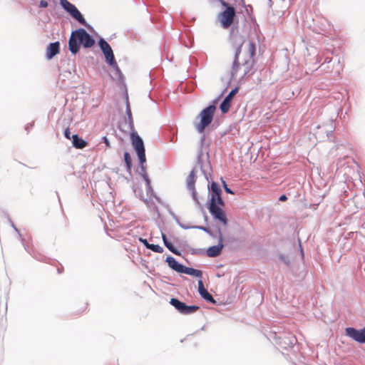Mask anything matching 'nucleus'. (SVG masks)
I'll return each instance as SVG.
<instances>
[{
    "instance_id": "nucleus-1",
    "label": "nucleus",
    "mask_w": 365,
    "mask_h": 365,
    "mask_svg": "<svg viewBox=\"0 0 365 365\" xmlns=\"http://www.w3.org/2000/svg\"><path fill=\"white\" fill-rule=\"evenodd\" d=\"M219 2L223 10L217 15L218 21L223 29H230V42L235 49L234 58L231 68V79L235 78L240 66L239 57L245 42L244 36L239 34V21L235 8L225 0H213L212 3Z\"/></svg>"
},
{
    "instance_id": "nucleus-2",
    "label": "nucleus",
    "mask_w": 365,
    "mask_h": 365,
    "mask_svg": "<svg viewBox=\"0 0 365 365\" xmlns=\"http://www.w3.org/2000/svg\"><path fill=\"white\" fill-rule=\"evenodd\" d=\"M234 78L231 79V76L228 81V83L227 86L224 88V90L221 92V93L213 99L206 107H205L198 114L197 117V120L199 119L198 121H195L194 125L195 128L200 134H202L200 142V148L203 147L205 140V128L212 123L215 111L216 110L217 106L220 101V99L227 91V88L230 86V82Z\"/></svg>"
},
{
    "instance_id": "nucleus-3",
    "label": "nucleus",
    "mask_w": 365,
    "mask_h": 365,
    "mask_svg": "<svg viewBox=\"0 0 365 365\" xmlns=\"http://www.w3.org/2000/svg\"><path fill=\"white\" fill-rule=\"evenodd\" d=\"M95 44L94 37L83 28L73 30L68 38V50L74 56L80 52L81 47L91 48Z\"/></svg>"
},
{
    "instance_id": "nucleus-4",
    "label": "nucleus",
    "mask_w": 365,
    "mask_h": 365,
    "mask_svg": "<svg viewBox=\"0 0 365 365\" xmlns=\"http://www.w3.org/2000/svg\"><path fill=\"white\" fill-rule=\"evenodd\" d=\"M203 155L202 148H200L197 155V164L200 167L202 173H203L205 179L207 180V200L205 205H213V204H225V200L221 196L222 190L220 184L214 180L210 182L208 180V176L205 170L202 168V156Z\"/></svg>"
},
{
    "instance_id": "nucleus-5",
    "label": "nucleus",
    "mask_w": 365,
    "mask_h": 365,
    "mask_svg": "<svg viewBox=\"0 0 365 365\" xmlns=\"http://www.w3.org/2000/svg\"><path fill=\"white\" fill-rule=\"evenodd\" d=\"M13 237L21 242L22 246L24 247V250L29 254H30L33 258H34L35 259H36L38 262L53 264H52L53 259H51V258H49L39 252H36L35 250H34L33 248L30 247L29 244V241L31 240V238L30 236H29L27 235H25L21 232V230H14Z\"/></svg>"
},
{
    "instance_id": "nucleus-6",
    "label": "nucleus",
    "mask_w": 365,
    "mask_h": 365,
    "mask_svg": "<svg viewBox=\"0 0 365 365\" xmlns=\"http://www.w3.org/2000/svg\"><path fill=\"white\" fill-rule=\"evenodd\" d=\"M225 204H213L206 205L210 214L211 215L213 220L217 222L223 226H227L228 224V219L227 213L225 210Z\"/></svg>"
},
{
    "instance_id": "nucleus-7",
    "label": "nucleus",
    "mask_w": 365,
    "mask_h": 365,
    "mask_svg": "<svg viewBox=\"0 0 365 365\" xmlns=\"http://www.w3.org/2000/svg\"><path fill=\"white\" fill-rule=\"evenodd\" d=\"M170 304L172 305L180 314L183 315H190L195 313L200 309L198 305L192 304L188 305L184 302L180 300L177 297H171L169 302Z\"/></svg>"
},
{
    "instance_id": "nucleus-8",
    "label": "nucleus",
    "mask_w": 365,
    "mask_h": 365,
    "mask_svg": "<svg viewBox=\"0 0 365 365\" xmlns=\"http://www.w3.org/2000/svg\"><path fill=\"white\" fill-rule=\"evenodd\" d=\"M274 341L279 349L288 351L294 347L297 342V339L290 333L282 334L279 335L275 334Z\"/></svg>"
},
{
    "instance_id": "nucleus-9",
    "label": "nucleus",
    "mask_w": 365,
    "mask_h": 365,
    "mask_svg": "<svg viewBox=\"0 0 365 365\" xmlns=\"http://www.w3.org/2000/svg\"><path fill=\"white\" fill-rule=\"evenodd\" d=\"M130 138L131 145L138 159L146 158L144 141L136 130L130 132Z\"/></svg>"
},
{
    "instance_id": "nucleus-10",
    "label": "nucleus",
    "mask_w": 365,
    "mask_h": 365,
    "mask_svg": "<svg viewBox=\"0 0 365 365\" xmlns=\"http://www.w3.org/2000/svg\"><path fill=\"white\" fill-rule=\"evenodd\" d=\"M345 335L359 344H365V327L360 329L348 327L345 329Z\"/></svg>"
},
{
    "instance_id": "nucleus-11",
    "label": "nucleus",
    "mask_w": 365,
    "mask_h": 365,
    "mask_svg": "<svg viewBox=\"0 0 365 365\" xmlns=\"http://www.w3.org/2000/svg\"><path fill=\"white\" fill-rule=\"evenodd\" d=\"M197 178V177L195 168H193L190 172L188 176L186 178V186L187 189L191 192V196L193 201H195L200 207H201V204L198 199L197 192L195 189Z\"/></svg>"
},
{
    "instance_id": "nucleus-12",
    "label": "nucleus",
    "mask_w": 365,
    "mask_h": 365,
    "mask_svg": "<svg viewBox=\"0 0 365 365\" xmlns=\"http://www.w3.org/2000/svg\"><path fill=\"white\" fill-rule=\"evenodd\" d=\"M59 4L61 8L70 15V16L76 21L81 20V17L83 16L75 4L71 3L68 0H59Z\"/></svg>"
},
{
    "instance_id": "nucleus-13",
    "label": "nucleus",
    "mask_w": 365,
    "mask_h": 365,
    "mask_svg": "<svg viewBox=\"0 0 365 365\" xmlns=\"http://www.w3.org/2000/svg\"><path fill=\"white\" fill-rule=\"evenodd\" d=\"M238 91V86L232 88L231 91L225 96L223 100L221 101L219 108L222 114H225L229 112L230 107L232 106L234 96L237 94Z\"/></svg>"
},
{
    "instance_id": "nucleus-14",
    "label": "nucleus",
    "mask_w": 365,
    "mask_h": 365,
    "mask_svg": "<svg viewBox=\"0 0 365 365\" xmlns=\"http://www.w3.org/2000/svg\"><path fill=\"white\" fill-rule=\"evenodd\" d=\"M244 240L245 237L243 236L227 233V231H225L223 235V244L225 245V247L227 245H234L235 247H238Z\"/></svg>"
},
{
    "instance_id": "nucleus-15",
    "label": "nucleus",
    "mask_w": 365,
    "mask_h": 365,
    "mask_svg": "<svg viewBox=\"0 0 365 365\" xmlns=\"http://www.w3.org/2000/svg\"><path fill=\"white\" fill-rule=\"evenodd\" d=\"M61 44L59 41L49 43L46 49V58L47 60L53 59L59 52Z\"/></svg>"
},
{
    "instance_id": "nucleus-16",
    "label": "nucleus",
    "mask_w": 365,
    "mask_h": 365,
    "mask_svg": "<svg viewBox=\"0 0 365 365\" xmlns=\"http://www.w3.org/2000/svg\"><path fill=\"white\" fill-rule=\"evenodd\" d=\"M138 166L135 168V172L138 173L143 179L144 182L150 180V178L147 173V160L146 158H139Z\"/></svg>"
},
{
    "instance_id": "nucleus-17",
    "label": "nucleus",
    "mask_w": 365,
    "mask_h": 365,
    "mask_svg": "<svg viewBox=\"0 0 365 365\" xmlns=\"http://www.w3.org/2000/svg\"><path fill=\"white\" fill-rule=\"evenodd\" d=\"M225 247V245L222 240H219L217 245L210 246L205 250L206 255L209 257H216L219 256Z\"/></svg>"
},
{
    "instance_id": "nucleus-18",
    "label": "nucleus",
    "mask_w": 365,
    "mask_h": 365,
    "mask_svg": "<svg viewBox=\"0 0 365 365\" xmlns=\"http://www.w3.org/2000/svg\"><path fill=\"white\" fill-rule=\"evenodd\" d=\"M168 267L176 272L177 273L181 274L184 264L179 262L174 257L168 255L165 260Z\"/></svg>"
},
{
    "instance_id": "nucleus-19",
    "label": "nucleus",
    "mask_w": 365,
    "mask_h": 365,
    "mask_svg": "<svg viewBox=\"0 0 365 365\" xmlns=\"http://www.w3.org/2000/svg\"><path fill=\"white\" fill-rule=\"evenodd\" d=\"M159 232L161 236H163V234L167 238H170V240H173L175 243L180 244L185 242L184 238L181 237L175 232V230H159Z\"/></svg>"
},
{
    "instance_id": "nucleus-20",
    "label": "nucleus",
    "mask_w": 365,
    "mask_h": 365,
    "mask_svg": "<svg viewBox=\"0 0 365 365\" xmlns=\"http://www.w3.org/2000/svg\"><path fill=\"white\" fill-rule=\"evenodd\" d=\"M71 140L72 146L76 149H83L88 145V142L84 140L78 134H73Z\"/></svg>"
},
{
    "instance_id": "nucleus-21",
    "label": "nucleus",
    "mask_w": 365,
    "mask_h": 365,
    "mask_svg": "<svg viewBox=\"0 0 365 365\" xmlns=\"http://www.w3.org/2000/svg\"><path fill=\"white\" fill-rule=\"evenodd\" d=\"M240 63V66H243L245 67L244 70V74L243 76H251L253 75L254 72L251 71L254 64H255V59H244L242 63ZM240 67V66H239ZM240 68H238L239 69Z\"/></svg>"
},
{
    "instance_id": "nucleus-22",
    "label": "nucleus",
    "mask_w": 365,
    "mask_h": 365,
    "mask_svg": "<svg viewBox=\"0 0 365 365\" xmlns=\"http://www.w3.org/2000/svg\"><path fill=\"white\" fill-rule=\"evenodd\" d=\"M181 274H185L193 277L201 279L202 277L203 272L200 269H197L193 267H189L184 265Z\"/></svg>"
},
{
    "instance_id": "nucleus-23",
    "label": "nucleus",
    "mask_w": 365,
    "mask_h": 365,
    "mask_svg": "<svg viewBox=\"0 0 365 365\" xmlns=\"http://www.w3.org/2000/svg\"><path fill=\"white\" fill-rule=\"evenodd\" d=\"M127 124L128 125V128L130 130V132L135 130V127H134V122H133V115L125 117L124 121L122 123H119L118 125V128H119V130L120 131H122L123 133H127V131L123 129V126H125Z\"/></svg>"
},
{
    "instance_id": "nucleus-24",
    "label": "nucleus",
    "mask_w": 365,
    "mask_h": 365,
    "mask_svg": "<svg viewBox=\"0 0 365 365\" xmlns=\"http://www.w3.org/2000/svg\"><path fill=\"white\" fill-rule=\"evenodd\" d=\"M205 232L209 235L212 238L217 239V242L219 240H222L223 242V235L225 231H227L228 230H202Z\"/></svg>"
},
{
    "instance_id": "nucleus-25",
    "label": "nucleus",
    "mask_w": 365,
    "mask_h": 365,
    "mask_svg": "<svg viewBox=\"0 0 365 365\" xmlns=\"http://www.w3.org/2000/svg\"><path fill=\"white\" fill-rule=\"evenodd\" d=\"M111 67L113 68L115 74L118 77L117 84L120 86H124L125 88V78L118 63H115L113 65V66Z\"/></svg>"
},
{
    "instance_id": "nucleus-26",
    "label": "nucleus",
    "mask_w": 365,
    "mask_h": 365,
    "mask_svg": "<svg viewBox=\"0 0 365 365\" xmlns=\"http://www.w3.org/2000/svg\"><path fill=\"white\" fill-rule=\"evenodd\" d=\"M98 45L103 55L113 51L110 44L101 36H98Z\"/></svg>"
},
{
    "instance_id": "nucleus-27",
    "label": "nucleus",
    "mask_w": 365,
    "mask_h": 365,
    "mask_svg": "<svg viewBox=\"0 0 365 365\" xmlns=\"http://www.w3.org/2000/svg\"><path fill=\"white\" fill-rule=\"evenodd\" d=\"M145 187H146L147 195L153 198H155L156 200V201L160 203L161 202V200H160V197L156 195L155 192H154V190L151 185V180H148V181H145Z\"/></svg>"
},
{
    "instance_id": "nucleus-28",
    "label": "nucleus",
    "mask_w": 365,
    "mask_h": 365,
    "mask_svg": "<svg viewBox=\"0 0 365 365\" xmlns=\"http://www.w3.org/2000/svg\"><path fill=\"white\" fill-rule=\"evenodd\" d=\"M256 55V43L252 41H249V46L247 57L245 59H254Z\"/></svg>"
},
{
    "instance_id": "nucleus-29",
    "label": "nucleus",
    "mask_w": 365,
    "mask_h": 365,
    "mask_svg": "<svg viewBox=\"0 0 365 365\" xmlns=\"http://www.w3.org/2000/svg\"><path fill=\"white\" fill-rule=\"evenodd\" d=\"M200 296L203 299L205 302L210 303L211 304L216 305L217 301L215 299V298L212 297V294L209 293L207 290L204 291L201 294H200Z\"/></svg>"
},
{
    "instance_id": "nucleus-30",
    "label": "nucleus",
    "mask_w": 365,
    "mask_h": 365,
    "mask_svg": "<svg viewBox=\"0 0 365 365\" xmlns=\"http://www.w3.org/2000/svg\"><path fill=\"white\" fill-rule=\"evenodd\" d=\"M105 57V61L109 66H113L115 63H117V61L115 60L114 53L113 51H110V53L104 54Z\"/></svg>"
},
{
    "instance_id": "nucleus-31",
    "label": "nucleus",
    "mask_w": 365,
    "mask_h": 365,
    "mask_svg": "<svg viewBox=\"0 0 365 365\" xmlns=\"http://www.w3.org/2000/svg\"><path fill=\"white\" fill-rule=\"evenodd\" d=\"M170 214L180 228H206L202 225H185L180 222L179 218L173 212H170Z\"/></svg>"
},
{
    "instance_id": "nucleus-32",
    "label": "nucleus",
    "mask_w": 365,
    "mask_h": 365,
    "mask_svg": "<svg viewBox=\"0 0 365 365\" xmlns=\"http://www.w3.org/2000/svg\"><path fill=\"white\" fill-rule=\"evenodd\" d=\"M162 237V240H163V244L165 245V247L170 252H172L173 250V249L175 247V246L174 245L173 242V240H170V238H167V237L165 235H163L161 236Z\"/></svg>"
},
{
    "instance_id": "nucleus-33",
    "label": "nucleus",
    "mask_w": 365,
    "mask_h": 365,
    "mask_svg": "<svg viewBox=\"0 0 365 365\" xmlns=\"http://www.w3.org/2000/svg\"><path fill=\"white\" fill-rule=\"evenodd\" d=\"M278 259L287 267H289L292 264V260L288 255L279 253Z\"/></svg>"
},
{
    "instance_id": "nucleus-34",
    "label": "nucleus",
    "mask_w": 365,
    "mask_h": 365,
    "mask_svg": "<svg viewBox=\"0 0 365 365\" xmlns=\"http://www.w3.org/2000/svg\"><path fill=\"white\" fill-rule=\"evenodd\" d=\"M147 249L148 250H150L154 252H156V253H162L163 251H164V249L163 247H161L160 245H156V244H151L150 243L148 246H147Z\"/></svg>"
},
{
    "instance_id": "nucleus-35",
    "label": "nucleus",
    "mask_w": 365,
    "mask_h": 365,
    "mask_svg": "<svg viewBox=\"0 0 365 365\" xmlns=\"http://www.w3.org/2000/svg\"><path fill=\"white\" fill-rule=\"evenodd\" d=\"M78 22L80 24L84 26L90 32H93V33L96 32L93 26H91L90 24H88L86 21V19L84 18L83 16L81 17V20L79 19V21H78Z\"/></svg>"
},
{
    "instance_id": "nucleus-36",
    "label": "nucleus",
    "mask_w": 365,
    "mask_h": 365,
    "mask_svg": "<svg viewBox=\"0 0 365 365\" xmlns=\"http://www.w3.org/2000/svg\"><path fill=\"white\" fill-rule=\"evenodd\" d=\"M132 190L136 197H138L140 200H143L144 202H147V199H144L143 197V190L140 188H138L135 186V185H133Z\"/></svg>"
},
{
    "instance_id": "nucleus-37",
    "label": "nucleus",
    "mask_w": 365,
    "mask_h": 365,
    "mask_svg": "<svg viewBox=\"0 0 365 365\" xmlns=\"http://www.w3.org/2000/svg\"><path fill=\"white\" fill-rule=\"evenodd\" d=\"M125 115L126 116L132 115V111L129 103L128 92H125Z\"/></svg>"
},
{
    "instance_id": "nucleus-38",
    "label": "nucleus",
    "mask_w": 365,
    "mask_h": 365,
    "mask_svg": "<svg viewBox=\"0 0 365 365\" xmlns=\"http://www.w3.org/2000/svg\"><path fill=\"white\" fill-rule=\"evenodd\" d=\"M220 181L222 182L223 189L226 193L231 195H233L235 193L234 191L228 187L226 181L224 180L222 177L220 178Z\"/></svg>"
},
{
    "instance_id": "nucleus-39",
    "label": "nucleus",
    "mask_w": 365,
    "mask_h": 365,
    "mask_svg": "<svg viewBox=\"0 0 365 365\" xmlns=\"http://www.w3.org/2000/svg\"><path fill=\"white\" fill-rule=\"evenodd\" d=\"M123 160L125 164L132 163V158L128 151H125L123 153Z\"/></svg>"
},
{
    "instance_id": "nucleus-40",
    "label": "nucleus",
    "mask_w": 365,
    "mask_h": 365,
    "mask_svg": "<svg viewBox=\"0 0 365 365\" xmlns=\"http://www.w3.org/2000/svg\"><path fill=\"white\" fill-rule=\"evenodd\" d=\"M205 290H207V289L205 288L203 282L201 279H200L197 282V291H198L199 294Z\"/></svg>"
},
{
    "instance_id": "nucleus-41",
    "label": "nucleus",
    "mask_w": 365,
    "mask_h": 365,
    "mask_svg": "<svg viewBox=\"0 0 365 365\" xmlns=\"http://www.w3.org/2000/svg\"><path fill=\"white\" fill-rule=\"evenodd\" d=\"M330 130H324V133H326V137L329 140H331V138L333 135V133H334V128H333L332 126V124L331 123L330 124Z\"/></svg>"
},
{
    "instance_id": "nucleus-42",
    "label": "nucleus",
    "mask_w": 365,
    "mask_h": 365,
    "mask_svg": "<svg viewBox=\"0 0 365 365\" xmlns=\"http://www.w3.org/2000/svg\"><path fill=\"white\" fill-rule=\"evenodd\" d=\"M190 253L192 255H206V252H205V250L204 249H195V248H192L190 251Z\"/></svg>"
},
{
    "instance_id": "nucleus-43",
    "label": "nucleus",
    "mask_w": 365,
    "mask_h": 365,
    "mask_svg": "<svg viewBox=\"0 0 365 365\" xmlns=\"http://www.w3.org/2000/svg\"><path fill=\"white\" fill-rule=\"evenodd\" d=\"M323 59V61L322 63V65L321 66H322L324 64H326V63H329L331 62L332 61V58L331 57H329V56H326L324 58H320V60H318L317 61V63H320L322 62V60Z\"/></svg>"
},
{
    "instance_id": "nucleus-44",
    "label": "nucleus",
    "mask_w": 365,
    "mask_h": 365,
    "mask_svg": "<svg viewBox=\"0 0 365 365\" xmlns=\"http://www.w3.org/2000/svg\"><path fill=\"white\" fill-rule=\"evenodd\" d=\"M105 230V232L106 234L111 237V238H115L116 237V235H115V232L118 230H111V229H109V230Z\"/></svg>"
},
{
    "instance_id": "nucleus-45",
    "label": "nucleus",
    "mask_w": 365,
    "mask_h": 365,
    "mask_svg": "<svg viewBox=\"0 0 365 365\" xmlns=\"http://www.w3.org/2000/svg\"><path fill=\"white\" fill-rule=\"evenodd\" d=\"M101 143H104L107 148H111L110 142L106 135L102 137Z\"/></svg>"
},
{
    "instance_id": "nucleus-46",
    "label": "nucleus",
    "mask_w": 365,
    "mask_h": 365,
    "mask_svg": "<svg viewBox=\"0 0 365 365\" xmlns=\"http://www.w3.org/2000/svg\"><path fill=\"white\" fill-rule=\"evenodd\" d=\"M48 6V3L46 0H41L39 2H38V7L39 9H46L47 8Z\"/></svg>"
},
{
    "instance_id": "nucleus-47",
    "label": "nucleus",
    "mask_w": 365,
    "mask_h": 365,
    "mask_svg": "<svg viewBox=\"0 0 365 365\" xmlns=\"http://www.w3.org/2000/svg\"><path fill=\"white\" fill-rule=\"evenodd\" d=\"M71 130H70V128L68 127L66 128L64 131H63V135L64 137L66 138V139H68V140H71Z\"/></svg>"
},
{
    "instance_id": "nucleus-48",
    "label": "nucleus",
    "mask_w": 365,
    "mask_h": 365,
    "mask_svg": "<svg viewBox=\"0 0 365 365\" xmlns=\"http://www.w3.org/2000/svg\"><path fill=\"white\" fill-rule=\"evenodd\" d=\"M125 170L127 171V173L130 175L132 176V168H133V163H126L125 164Z\"/></svg>"
},
{
    "instance_id": "nucleus-49",
    "label": "nucleus",
    "mask_w": 365,
    "mask_h": 365,
    "mask_svg": "<svg viewBox=\"0 0 365 365\" xmlns=\"http://www.w3.org/2000/svg\"><path fill=\"white\" fill-rule=\"evenodd\" d=\"M34 125V122L29 123L25 125V130L26 131V134H29L30 132V130L33 128Z\"/></svg>"
},
{
    "instance_id": "nucleus-50",
    "label": "nucleus",
    "mask_w": 365,
    "mask_h": 365,
    "mask_svg": "<svg viewBox=\"0 0 365 365\" xmlns=\"http://www.w3.org/2000/svg\"><path fill=\"white\" fill-rule=\"evenodd\" d=\"M138 240L143 244L145 248H147V246L150 244L146 238L142 237H139Z\"/></svg>"
},
{
    "instance_id": "nucleus-51",
    "label": "nucleus",
    "mask_w": 365,
    "mask_h": 365,
    "mask_svg": "<svg viewBox=\"0 0 365 365\" xmlns=\"http://www.w3.org/2000/svg\"><path fill=\"white\" fill-rule=\"evenodd\" d=\"M235 2H238V4H240L242 3V6L245 7L246 11H247V12H249L248 8L252 9V6H250V5H247V6H246V5H245V1H244V0H235Z\"/></svg>"
},
{
    "instance_id": "nucleus-52",
    "label": "nucleus",
    "mask_w": 365,
    "mask_h": 365,
    "mask_svg": "<svg viewBox=\"0 0 365 365\" xmlns=\"http://www.w3.org/2000/svg\"><path fill=\"white\" fill-rule=\"evenodd\" d=\"M171 252L178 256H180L182 255L181 251L178 250L176 247L173 249V250Z\"/></svg>"
},
{
    "instance_id": "nucleus-53",
    "label": "nucleus",
    "mask_w": 365,
    "mask_h": 365,
    "mask_svg": "<svg viewBox=\"0 0 365 365\" xmlns=\"http://www.w3.org/2000/svg\"><path fill=\"white\" fill-rule=\"evenodd\" d=\"M287 199H288V197H287V195L283 194V195H281L279 196V199H278V200H279V201H280V202H285V201H287Z\"/></svg>"
},
{
    "instance_id": "nucleus-54",
    "label": "nucleus",
    "mask_w": 365,
    "mask_h": 365,
    "mask_svg": "<svg viewBox=\"0 0 365 365\" xmlns=\"http://www.w3.org/2000/svg\"><path fill=\"white\" fill-rule=\"evenodd\" d=\"M140 264H142V266H143L144 267H145V268H147V267H148V266H147V263H148V262H147V261H146L145 259H143V258L140 257Z\"/></svg>"
},
{
    "instance_id": "nucleus-55",
    "label": "nucleus",
    "mask_w": 365,
    "mask_h": 365,
    "mask_svg": "<svg viewBox=\"0 0 365 365\" xmlns=\"http://www.w3.org/2000/svg\"><path fill=\"white\" fill-rule=\"evenodd\" d=\"M357 232H349L347 235L345 236V237L352 238L354 237V235H356Z\"/></svg>"
},
{
    "instance_id": "nucleus-56",
    "label": "nucleus",
    "mask_w": 365,
    "mask_h": 365,
    "mask_svg": "<svg viewBox=\"0 0 365 365\" xmlns=\"http://www.w3.org/2000/svg\"><path fill=\"white\" fill-rule=\"evenodd\" d=\"M298 241H299V249L300 251V254H301L302 257H303L304 256V250L302 249V243H301V241L299 239L298 240Z\"/></svg>"
},
{
    "instance_id": "nucleus-57",
    "label": "nucleus",
    "mask_w": 365,
    "mask_h": 365,
    "mask_svg": "<svg viewBox=\"0 0 365 365\" xmlns=\"http://www.w3.org/2000/svg\"><path fill=\"white\" fill-rule=\"evenodd\" d=\"M319 206V203H313L309 205V208H312L313 210H317Z\"/></svg>"
},
{
    "instance_id": "nucleus-58",
    "label": "nucleus",
    "mask_w": 365,
    "mask_h": 365,
    "mask_svg": "<svg viewBox=\"0 0 365 365\" xmlns=\"http://www.w3.org/2000/svg\"><path fill=\"white\" fill-rule=\"evenodd\" d=\"M8 220H9V222L11 228H16V226L14 225V223L12 222V220L11 219H9Z\"/></svg>"
},
{
    "instance_id": "nucleus-59",
    "label": "nucleus",
    "mask_w": 365,
    "mask_h": 365,
    "mask_svg": "<svg viewBox=\"0 0 365 365\" xmlns=\"http://www.w3.org/2000/svg\"><path fill=\"white\" fill-rule=\"evenodd\" d=\"M63 272V267H58V268L57 269V272H58V274H61Z\"/></svg>"
},
{
    "instance_id": "nucleus-60",
    "label": "nucleus",
    "mask_w": 365,
    "mask_h": 365,
    "mask_svg": "<svg viewBox=\"0 0 365 365\" xmlns=\"http://www.w3.org/2000/svg\"><path fill=\"white\" fill-rule=\"evenodd\" d=\"M130 38H133V39H136V38H137V36H136V34H135V35H134V34H130Z\"/></svg>"
},
{
    "instance_id": "nucleus-61",
    "label": "nucleus",
    "mask_w": 365,
    "mask_h": 365,
    "mask_svg": "<svg viewBox=\"0 0 365 365\" xmlns=\"http://www.w3.org/2000/svg\"><path fill=\"white\" fill-rule=\"evenodd\" d=\"M55 192H56V196L58 197V202L61 204V200H60V197H59L58 192L57 191H56Z\"/></svg>"
},
{
    "instance_id": "nucleus-62",
    "label": "nucleus",
    "mask_w": 365,
    "mask_h": 365,
    "mask_svg": "<svg viewBox=\"0 0 365 365\" xmlns=\"http://www.w3.org/2000/svg\"><path fill=\"white\" fill-rule=\"evenodd\" d=\"M185 261H186V262H187V264H190V262H189V260H187V259H185Z\"/></svg>"
},
{
    "instance_id": "nucleus-63",
    "label": "nucleus",
    "mask_w": 365,
    "mask_h": 365,
    "mask_svg": "<svg viewBox=\"0 0 365 365\" xmlns=\"http://www.w3.org/2000/svg\"><path fill=\"white\" fill-rule=\"evenodd\" d=\"M213 0H208L209 3L212 4Z\"/></svg>"
},
{
    "instance_id": "nucleus-64",
    "label": "nucleus",
    "mask_w": 365,
    "mask_h": 365,
    "mask_svg": "<svg viewBox=\"0 0 365 365\" xmlns=\"http://www.w3.org/2000/svg\"><path fill=\"white\" fill-rule=\"evenodd\" d=\"M55 4L57 3V0H52Z\"/></svg>"
}]
</instances>
